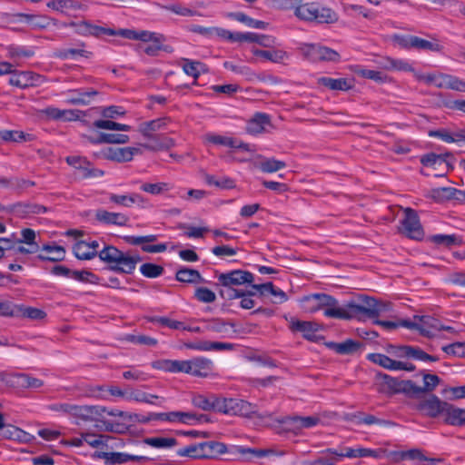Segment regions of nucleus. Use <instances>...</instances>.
I'll return each instance as SVG.
<instances>
[{
  "instance_id": "f257e3e1",
  "label": "nucleus",
  "mask_w": 465,
  "mask_h": 465,
  "mask_svg": "<svg viewBox=\"0 0 465 465\" xmlns=\"http://www.w3.org/2000/svg\"><path fill=\"white\" fill-rule=\"evenodd\" d=\"M391 309V303L389 302L361 295L358 298V302H350L342 306V312H331V314L339 316L341 320L361 319V316L373 319L390 312Z\"/></svg>"
},
{
  "instance_id": "f03ea898",
  "label": "nucleus",
  "mask_w": 465,
  "mask_h": 465,
  "mask_svg": "<svg viewBox=\"0 0 465 465\" xmlns=\"http://www.w3.org/2000/svg\"><path fill=\"white\" fill-rule=\"evenodd\" d=\"M99 258L109 269L118 273L132 274L141 257L132 252H123L113 245H106L99 252Z\"/></svg>"
},
{
  "instance_id": "7ed1b4c3",
  "label": "nucleus",
  "mask_w": 465,
  "mask_h": 465,
  "mask_svg": "<svg viewBox=\"0 0 465 465\" xmlns=\"http://www.w3.org/2000/svg\"><path fill=\"white\" fill-rule=\"evenodd\" d=\"M294 10L297 18L306 22L332 24L338 21L337 14L331 8L319 7L315 3L302 4L301 0H284Z\"/></svg>"
},
{
  "instance_id": "20e7f679",
  "label": "nucleus",
  "mask_w": 465,
  "mask_h": 465,
  "mask_svg": "<svg viewBox=\"0 0 465 465\" xmlns=\"http://www.w3.org/2000/svg\"><path fill=\"white\" fill-rule=\"evenodd\" d=\"M218 284L224 287L221 290L220 295L228 300L237 299L242 296V291L235 289V286H240L245 283H252L254 276L252 272L242 270H233L228 272H222L217 274Z\"/></svg>"
},
{
  "instance_id": "39448f33",
  "label": "nucleus",
  "mask_w": 465,
  "mask_h": 465,
  "mask_svg": "<svg viewBox=\"0 0 465 465\" xmlns=\"http://www.w3.org/2000/svg\"><path fill=\"white\" fill-rule=\"evenodd\" d=\"M302 302L304 303V308L310 312L324 309L323 313L328 318L340 319L339 316H334L331 312H342V307L339 306L338 301L325 293H314L305 296Z\"/></svg>"
},
{
  "instance_id": "423d86ee",
  "label": "nucleus",
  "mask_w": 465,
  "mask_h": 465,
  "mask_svg": "<svg viewBox=\"0 0 465 465\" xmlns=\"http://www.w3.org/2000/svg\"><path fill=\"white\" fill-rule=\"evenodd\" d=\"M377 380L379 381L377 391L382 394L404 393L408 398H411V393L419 391V389L414 387V382L411 380H398L381 373L377 375Z\"/></svg>"
},
{
  "instance_id": "0eeeda50",
  "label": "nucleus",
  "mask_w": 465,
  "mask_h": 465,
  "mask_svg": "<svg viewBox=\"0 0 465 465\" xmlns=\"http://www.w3.org/2000/svg\"><path fill=\"white\" fill-rule=\"evenodd\" d=\"M411 399L413 401L410 403V406L420 412L422 415L430 418L442 417L446 401H442L436 395L424 394Z\"/></svg>"
},
{
  "instance_id": "6e6552de",
  "label": "nucleus",
  "mask_w": 465,
  "mask_h": 465,
  "mask_svg": "<svg viewBox=\"0 0 465 465\" xmlns=\"http://www.w3.org/2000/svg\"><path fill=\"white\" fill-rule=\"evenodd\" d=\"M221 411L229 415L252 417L257 415L256 405L241 399L222 398Z\"/></svg>"
},
{
  "instance_id": "1a4fd4ad",
  "label": "nucleus",
  "mask_w": 465,
  "mask_h": 465,
  "mask_svg": "<svg viewBox=\"0 0 465 465\" xmlns=\"http://www.w3.org/2000/svg\"><path fill=\"white\" fill-rule=\"evenodd\" d=\"M302 55L312 62L340 61V54L333 49L313 44H304L301 47Z\"/></svg>"
},
{
  "instance_id": "9d476101",
  "label": "nucleus",
  "mask_w": 465,
  "mask_h": 465,
  "mask_svg": "<svg viewBox=\"0 0 465 465\" xmlns=\"http://www.w3.org/2000/svg\"><path fill=\"white\" fill-rule=\"evenodd\" d=\"M405 217L401 221V232L411 239L420 240L423 236V230L417 213L411 208L404 210Z\"/></svg>"
},
{
  "instance_id": "9b49d317",
  "label": "nucleus",
  "mask_w": 465,
  "mask_h": 465,
  "mask_svg": "<svg viewBox=\"0 0 465 465\" xmlns=\"http://www.w3.org/2000/svg\"><path fill=\"white\" fill-rule=\"evenodd\" d=\"M66 163L79 171V177L81 179H88L93 177H101L104 175V171L93 167L92 163L86 158L80 156H68Z\"/></svg>"
},
{
  "instance_id": "f8f14e48",
  "label": "nucleus",
  "mask_w": 465,
  "mask_h": 465,
  "mask_svg": "<svg viewBox=\"0 0 465 465\" xmlns=\"http://www.w3.org/2000/svg\"><path fill=\"white\" fill-rule=\"evenodd\" d=\"M104 411L105 408L101 406L74 404L70 416L76 420V424H79L81 421L95 420Z\"/></svg>"
},
{
  "instance_id": "ddd939ff",
  "label": "nucleus",
  "mask_w": 465,
  "mask_h": 465,
  "mask_svg": "<svg viewBox=\"0 0 465 465\" xmlns=\"http://www.w3.org/2000/svg\"><path fill=\"white\" fill-rule=\"evenodd\" d=\"M450 156V153L445 154H436L433 153H427L421 156L420 163L424 166L432 167L436 171H440L442 173L438 174L437 176H443L446 173H448L450 169H452V165L448 161V158Z\"/></svg>"
},
{
  "instance_id": "4468645a",
  "label": "nucleus",
  "mask_w": 465,
  "mask_h": 465,
  "mask_svg": "<svg viewBox=\"0 0 465 465\" xmlns=\"http://www.w3.org/2000/svg\"><path fill=\"white\" fill-rule=\"evenodd\" d=\"M318 416H289L282 421L287 430L298 433L303 429L315 427L320 422Z\"/></svg>"
},
{
  "instance_id": "2eb2a0df",
  "label": "nucleus",
  "mask_w": 465,
  "mask_h": 465,
  "mask_svg": "<svg viewBox=\"0 0 465 465\" xmlns=\"http://www.w3.org/2000/svg\"><path fill=\"white\" fill-rule=\"evenodd\" d=\"M192 403L194 407L205 411H221L222 397L215 394H193Z\"/></svg>"
},
{
  "instance_id": "dca6fc26",
  "label": "nucleus",
  "mask_w": 465,
  "mask_h": 465,
  "mask_svg": "<svg viewBox=\"0 0 465 465\" xmlns=\"http://www.w3.org/2000/svg\"><path fill=\"white\" fill-rule=\"evenodd\" d=\"M39 114L42 117H45L47 120L73 121L77 120L82 112L74 109L61 110L56 107L48 106L40 110Z\"/></svg>"
},
{
  "instance_id": "f3484780",
  "label": "nucleus",
  "mask_w": 465,
  "mask_h": 465,
  "mask_svg": "<svg viewBox=\"0 0 465 465\" xmlns=\"http://www.w3.org/2000/svg\"><path fill=\"white\" fill-rule=\"evenodd\" d=\"M108 199L110 203L127 208L132 207L134 204H137L138 206L144 208L148 203L147 199L136 193L121 195L116 193H109Z\"/></svg>"
},
{
  "instance_id": "a211bd4d",
  "label": "nucleus",
  "mask_w": 465,
  "mask_h": 465,
  "mask_svg": "<svg viewBox=\"0 0 465 465\" xmlns=\"http://www.w3.org/2000/svg\"><path fill=\"white\" fill-rule=\"evenodd\" d=\"M290 329L293 332H301L302 336L309 341H315L316 332L319 331V325L312 322L300 321L292 318L290 321Z\"/></svg>"
},
{
  "instance_id": "6ab92c4d",
  "label": "nucleus",
  "mask_w": 465,
  "mask_h": 465,
  "mask_svg": "<svg viewBox=\"0 0 465 465\" xmlns=\"http://www.w3.org/2000/svg\"><path fill=\"white\" fill-rule=\"evenodd\" d=\"M213 369V363L211 360L197 357L190 360L188 374L196 377H208Z\"/></svg>"
},
{
  "instance_id": "aec40b11",
  "label": "nucleus",
  "mask_w": 465,
  "mask_h": 465,
  "mask_svg": "<svg viewBox=\"0 0 465 465\" xmlns=\"http://www.w3.org/2000/svg\"><path fill=\"white\" fill-rule=\"evenodd\" d=\"M95 219L104 224L125 226L129 222V217L122 213L108 212L104 209H99L95 212Z\"/></svg>"
},
{
  "instance_id": "412c9836",
  "label": "nucleus",
  "mask_w": 465,
  "mask_h": 465,
  "mask_svg": "<svg viewBox=\"0 0 465 465\" xmlns=\"http://www.w3.org/2000/svg\"><path fill=\"white\" fill-rule=\"evenodd\" d=\"M443 421L452 426L465 425V409L446 402L442 413Z\"/></svg>"
},
{
  "instance_id": "4be33fe9",
  "label": "nucleus",
  "mask_w": 465,
  "mask_h": 465,
  "mask_svg": "<svg viewBox=\"0 0 465 465\" xmlns=\"http://www.w3.org/2000/svg\"><path fill=\"white\" fill-rule=\"evenodd\" d=\"M317 83L331 91H349L354 86V81L348 78L334 79L322 76L318 78Z\"/></svg>"
},
{
  "instance_id": "5701e85b",
  "label": "nucleus",
  "mask_w": 465,
  "mask_h": 465,
  "mask_svg": "<svg viewBox=\"0 0 465 465\" xmlns=\"http://www.w3.org/2000/svg\"><path fill=\"white\" fill-rule=\"evenodd\" d=\"M325 345L330 350L341 355L353 354L362 347L361 342L351 339H348L342 342L329 341L326 342Z\"/></svg>"
},
{
  "instance_id": "b1692460",
  "label": "nucleus",
  "mask_w": 465,
  "mask_h": 465,
  "mask_svg": "<svg viewBox=\"0 0 465 465\" xmlns=\"http://www.w3.org/2000/svg\"><path fill=\"white\" fill-rule=\"evenodd\" d=\"M184 347L191 350L207 351H223L232 350L233 345L227 342L197 341L194 342L184 343Z\"/></svg>"
},
{
  "instance_id": "393cba45",
  "label": "nucleus",
  "mask_w": 465,
  "mask_h": 465,
  "mask_svg": "<svg viewBox=\"0 0 465 465\" xmlns=\"http://www.w3.org/2000/svg\"><path fill=\"white\" fill-rule=\"evenodd\" d=\"M398 356L408 357L423 361H437L439 358L437 356L430 355L419 347L414 346H401L398 348Z\"/></svg>"
},
{
  "instance_id": "a878e982",
  "label": "nucleus",
  "mask_w": 465,
  "mask_h": 465,
  "mask_svg": "<svg viewBox=\"0 0 465 465\" xmlns=\"http://www.w3.org/2000/svg\"><path fill=\"white\" fill-rule=\"evenodd\" d=\"M267 125H271V117L265 113H256L248 121L246 130L251 134H258L265 130Z\"/></svg>"
},
{
  "instance_id": "bb28decb",
  "label": "nucleus",
  "mask_w": 465,
  "mask_h": 465,
  "mask_svg": "<svg viewBox=\"0 0 465 465\" xmlns=\"http://www.w3.org/2000/svg\"><path fill=\"white\" fill-rule=\"evenodd\" d=\"M140 153V149L136 147L109 148L105 156L109 160L122 163L131 161L134 154Z\"/></svg>"
},
{
  "instance_id": "cd10ccee",
  "label": "nucleus",
  "mask_w": 465,
  "mask_h": 465,
  "mask_svg": "<svg viewBox=\"0 0 465 465\" xmlns=\"http://www.w3.org/2000/svg\"><path fill=\"white\" fill-rule=\"evenodd\" d=\"M204 139L207 142L214 143V144L223 145V146H227L230 148H235V149L248 150V144H246L241 141H238L232 137L208 134L205 135Z\"/></svg>"
},
{
  "instance_id": "c85d7f7f",
  "label": "nucleus",
  "mask_w": 465,
  "mask_h": 465,
  "mask_svg": "<svg viewBox=\"0 0 465 465\" xmlns=\"http://www.w3.org/2000/svg\"><path fill=\"white\" fill-rule=\"evenodd\" d=\"M460 190L453 187H440L431 189L430 196L436 202H444L450 199H456L459 201Z\"/></svg>"
},
{
  "instance_id": "c756f323",
  "label": "nucleus",
  "mask_w": 465,
  "mask_h": 465,
  "mask_svg": "<svg viewBox=\"0 0 465 465\" xmlns=\"http://www.w3.org/2000/svg\"><path fill=\"white\" fill-rule=\"evenodd\" d=\"M124 241L132 245H142V250L145 252L156 253L166 251L167 245L165 243H159L154 245L143 244V236H124Z\"/></svg>"
},
{
  "instance_id": "7c9ffc66",
  "label": "nucleus",
  "mask_w": 465,
  "mask_h": 465,
  "mask_svg": "<svg viewBox=\"0 0 465 465\" xmlns=\"http://www.w3.org/2000/svg\"><path fill=\"white\" fill-rule=\"evenodd\" d=\"M440 379L435 374H424L423 375V386H418L414 383V387L419 389V391L411 393V398H417L420 395L427 394L435 390L439 385Z\"/></svg>"
},
{
  "instance_id": "2f4dec72",
  "label": "nucleus",
  "mask_w": 465,
  "mask_h": 465,
  "mask_svg": "<svg viewBox=\"0 0 465 465\" xmlns=\"http://www.w3.org/2000/svg\"><path fill=\"white\" fill-rule=\"evenodd\" d=\"M207 420L206 416L203 414H201L197 416L193 412H184V411H171L167 412V421L171 422H182L190 424L192 421H201V420Z\"/></svg>"
},
{
  "instance_id": "473e14b6",
  "label": "nucleus",
  "mask_w": 465,
  "mask_h": 465,
  "mask_svg": "<svg viewBox=\"0 0 465 465\" xmlns=\"http://www.w3.org/2000/svg\"><path fill=\"white\" fill-rule=\"evenodd\" d=\"M401 460H410L416 461L418 464L427 462V465H434L440 461V459H430L427 458L423 452L419 449H412L407 451H401L399 453Z\"/></svg>"
},
{
  "instance_id": "72a5a7b5",
  "label": "nucleus",
  "mask_w": 465,
  "mask_h": 465,
  "mask_svg": "<svg viewBox=\"0 0 465 465\" xmlns=\"http://www.w3.org/2000/svg\"><path fill=\"white\" fill-rule=\"evenodd\" d=\"M12 74V76L9 78V84L11 85L26 88L33 85L35 83V75L32 72L23 71Z\"/></svg>"
},
{
  "instance_id": "f704fd0d",
  "label": "nucleus",
  "mask_w": 465,
  "mask_h": 465,
  "mask_svg": "<svg viewBox=\"0 0 465 465\" xmlns=\"http://www.w3.org/2000/svg\"><path fill=\"white\" fill-rule=\"evenodd\" d=\"M175 278L178 282L185 283H201L204 282L201 273L194 269L182 268L176 272Z\"/></svg>"
},
{
  "instance_id": "c9c22d12",
  "label": "nucleus",
  "mask_w": 465,
  "mask_h": 465,
  "mask_svg": "<svg viewBox=\"0 0 465 465\" xmlns=\"http://www.w3.org/2000/svg\"><path fill=\"white\" fill-rule=\"evenodd\" d=\"M151 139V143H144L142 146L148 150L159 151L163 149H169L174 145V142L172 138L164 135H152L148 137Z\"/></svg>"
},
{
  "instance_id": "e433bc0d",
  "label": "nucleus",
  "mask_w": 465,
  "mask_h": 465,
  "mask_svg": "<svg viewBox=\"0 0 465 465\" xmlns=\"http://www.w3.org/2000/svg\"><path fill=\"white\" fill-rule=\"evenodd\" d=\"M203 459H215L227 451L225 444L219 441L203 442Z\"/></svg>"
},
{
  "instance_id": "4c0bfd02",
  "label": "nucleus",
  "mask_w": 465,
  "mask_h": 465,
  "mask_svg": "<svg viewBox=\"0 0 465 465\" xmlns=\"http://www.w3.org/2000/svg\"><path fill=\"white\" fill-rule=\"evenodd\" d=\"M69 94L77 95H73L67 99V103L70 104H82L86 105L90 103V99L98 94V92L94 89H89L85 92L82 90H69Z\"/></svg>"
},
{
  "instance_id": "58836bf2",
  "label": "nucleus",
  "mask_w": 465,
  "mask_h": 465,
  "mask_svg": "<svg viewBox=\"0 0 465 465\" xmlns=\"http://www.w3.org/2000/svg\"><path fill=\"white\" fill-rule=\"evenodd\" d=\"M261 159L257 163V167L266 173H275L286 167V163L283 161L276 160L274 158H265L259 156Z\"/></svg>"
},
{
  "instance_id": "ea45409f",
  "label": "nucleus",
  "mask_w": 465,
  "mask_h": 465,
  "mask_svg": "<svg viewBox=\"0 0 465 465\" xmlns=\"http://www.w3.org/2000/svg\"><path fill=\"white\" fill-rule=\"evenodd\" d=\"M183 70L187 75L193 76L195 80L200 76L201 73L207 72L206 65L199 61H193L183 58Z\"/></svg>"
},
{
  "instance_id": "a19ab883",
  "label": "nucleus",
  "mask_w": 465,
  "mask_h": 465,
  "mask_svg": "<svg viewBox=\"0 0 465 465\" xmlns=\"http://www.w3.org/2000/svg\"><path fill=\"white\" fill-rule=\"evenodd\" d=\"M7 211L16 213L19 214H30L45 213L46 208L39 204L17 203L12 205L10 208H7Z\"/></svg>"
},
{
  "instance_id": "79ce46f5",
  "label": "nucleus",
  "mask_w": 465,
  "mask_h": 465,
  "mask_svg": "<svg viewBox=\"0 0 465 465\" xmlns=\"http://www.w3.org/2000/svg\"><path fill=\"white\" fill-rule=\"evenodd\" d=\"M252 52L255 56L262 57L264 60L273 63H280L287 57V53L282 50H261L253 48Z\"/></svg>"
},
{
  "instance_id": "37998d69",
  "label": "nucleus",
  "mask_w": 465,
  "mask_h": 465,
  "mask_svg": "<svg viewBox=\"0 0 465 465\" xmlns=\"http://www.w3.org/2000/svg\"><path fill=\"white\" fill-rule=\"evenodd\" d=\"M18 317L27 318L34 321H41L45 319L46 312L35 307L19 304Z\"/></svg>"
},
{
  "instance_id": "c03bdc74",
  "label": "nucleus",
  "mask_w": 465,
  "mask_h": 465,
  "mask_svg": "<svg viewBox=\"0 0 465 465\" xmlns=\"http://www.w3.org/2000/svg\"><path fill=\"white\" fill-rule=\"evenodd\" d=\"M43 250L47 252L48 254H39L38 258L42 261L57 262L62 261L64 258L65 251L62 246L45 245Z\"/></svg>"
},
{
  "instance_id": "a18cd8bd",
  "label": "nucleus",
  "mask_w": 465,
  "mask_h": 465,
  "mask_svg": "<svg viewBox=\"0 0 465 465\" xmlns=\"http://www.w3.org/2000/svg\"><path fill=\"white\" fill-rule=\"evenodd\" d=\"M203 442L194 443L179 449L177 450V455L180 457H189L192 459H203Z\"/></svg>"
},
{
  "instance_id": "49530a36",
  "label": "nucleus",
  "mask_w": 465,
  "mask_h": 465,
  "mask_svg": "<svg viewBox=\"0 0 465 465\" xmlns=\"http://www.w3.org/2000/svg\"><path fill=\"white\" fill-rule=\"evenodd\" d=\"M157 395L149 394L137 389H130L127 391L126 400L135 401L139 402H145L154 404L153 400L158 399Z\"/></svg>"
},
{
  "instance_id": "de8ad7c7",
  "label": "nucleus",
  "mask_w": 465,
  "mask_h": 465,
  "mask_svg": "<svg viewBox=\"0 0 465 465\" xmlns=\"http://www.w3.org/2000/svg\"><path fill=\"white\" fill-rule=\"evenodd\" d=\"M368 359L373 363L391 371H396V365L399 366L398 361L381 353H371L368 356Z\"/></svg>"
},
{
  "instance_id": "09e8293b",
  "label": "nucleus",
  "mask_w": 465,
  "mask_h": 465,
  "mask_svg": "<svg viewBox=\"0 0 465 465\" xmlns=\"http://www.w3.org/2000/svg\"><path fill=\"white\" fill-rule=\"evenodd\" d=\"M73 252L79 260H91L94 258V251L90 249L87 242L84 240L75 242Z\"/></svg>"
},
{
  "instance_id": "8fccbe9b",
  "label": "nucleus",
  "mask_w": 465,
  "mask_h": 465,
  "mask_svg": "<svg viewBox=\"0 0 465 465\" xmlns=\"http://www.w3.org/2000/svg\"><path fill=\"white\" fill-rule=\"evenodd\" d=\"M165 125V119H155L140 124L139 132L144 137H152L153 133Z\"/></svg>"
},
{
  "instance_id": "3c124183",
  "label": "nucleus",
  "mask_w": 465,
  "mask_h": 465,
  "mask_svg": "<svg viewBox=\"0 0 465 465\" xmlns=\"http://www.w3.org/2000/svg\"><path fill=\"white\" fill-rule=\"evenodd\" d=\"M143 441L145 444L157 449L172 448L177 445V440L174 438L153 437L146 438Z\"/></svg>"
},
{
  "instance_id": "603ef678",
  "label": "nucleus",
  "mask_w": 465,
  "mask_h": 465,
  "mask_svg": "<svg viewBox=\"0 0 465 465\" xmlns=\"http://www.w3.org/2000/svg\"><path fill=\"white\" fill-rule=\"evenodd\" d=\"M140 189L144 193L159 195L172 189V185L168 183H143Z\"/></svg>"
},
{
  "instance_id": "864d4df0",
  "label": "nucleus",
  "mask_w": 465,
  "mask_h": 465,
  "mask_svg": "<svg viewBox=\"0 0 465 465\" xmlns=\"http://www.w3.org/2000/svg\"><path fill=\"white\" fill-rule=\"evenodd\" d=\"M189 30L193 33L206 36L213 37L214 35L223 38V35L222 31H224L223 28L220 27H203L198 25H193L189 27Z\"/></svg>"
},
{
  "instance_id": "5fc2aeb1",
  "label": "nucleus",
  "mask_w": 465,
  "mask_h": 465,
  "mask_svg": "<svg viewBox=\"0 0 465 465\" xmlns=\"http://www.w3.org/2000/svg\"><path fill=\"white\" fill-rule=\"evenodd\" d=\"M7 55L11 59L28 58L34 55V51L23 46L10 45L6 47Z\"/></svg>"
},
{
  "instance_id": "6e6d98bb",
  "label": "nucleus",
  "mask_w": 465,
  "mask_h": 465,
  "mask_svg": "<svg viewBox=\"0 0 465 465\" xmlns=\"http://www.w3.org/2000/svg\"><path fill=\"white\" fill-rule=\"evenodd\" d=\"M223 36V39L229 40L231 42H249L253 43L255 33H232L226 29L222 31Z\"/></svg>"
},
{
  "instance_id": "4d7b16f0",
  "label": "nucleus",
  "mask_w": 465,
  "mask_h": 465,
  "mask_svg": "<svg viewBox=\"0 0 465 465\" xmlns=\"http://www.w3.org/2000/svg\"><path fill=\"white\" fill-rule=\"evenodd\" d=\"M411 45L412 48L420 50H430L433 52H439L441 49V46L438 43L430 42L428 40L414 35L412 36Z\"/></svg>"
},
{
  "instance_id": "13d9d810",
  "label": "nucleus",
  "mask_w": 465,
  "mask_h": 465,
  "mask_svg": "<svg viewBox=\"0 0 465 465\" xmlns=\"http://www.w3.org/2000/svg\"><path fill=\"white\" fill-rule=\"evenodd\" d=\"M99 458L104 460L106 464H124L125 463L126 453L123 452H100L97 455Z\"/></svg>"
},
{
  "instance_id": "bf43d9fd",
  "label": "nucleus",
  "mask_w": 465,
  "mask_h": 465,
  "mask_svg": "<svg viewBox=\"0 0 465 465\" xmlns=\"http://www.w3.org/2000/svg\"><path fill=\"white\" fill-rule=\"evenodd\" d=\"M231 15L238 22L244 23L247 25L253 27V28L264 29V28H266V25H267V24L265 22L260 21V20H254L243 13H235V14H232Z\"/></svg>"
},
{
  "instance_id": "052dcab7",
  "label": "nucleus",
  "mask_w": 465,
  "mask_h": 465,
  "mask_svg": "<svg viewBox=\"0 0 465 465\" xmlns=\"http://www.w3.org/2000/svg\"><path fill=\"white\" fill-rule=\"evenodd\" d=\"M149 321L153 323H158L162 326H166L173 330L186 329V326L183 324V322L175 320H171L167 317L154 316L150 318Z\"/></svg>"
},
{
  "instance_id": "680f3d73",
  "label": "nucleus",
  "mask_w": 465,
  "mask_h": 465,
  "mask_svg": "<svg viewBox=\"0 0 465 465\" xmlns=\"http://www.w3.org/2000/svg\"><path fill=\"white\" fill-rule=\"evenodd\" d=\"M354 72L363 78L371 79L377 83H383L387 79V76L381 71L358 68Z\"/></svg>"
},
{
  "instance_id": "e2e57ef3",
  "label": "nucleus",
  "mask_w": 465,
  "mask_h": 465,
  "mask_svg": "<svg viewBox=\"0 0 465 465\" xmlns=\"http://www.w3.org/2000/svg\"><path fill=\"white\" fill-rule=\"evenodd\" d=\"M84 442L93 448L106 445V441L110 439L109 436L97 435L94 433H83Z\"/></svg>"
},
{
  "instance_id": "0e129e2a",
  "label": "nucleus",
  "mask_w": 465,
  "mask_h": 465,
  "mask_svg": "<svg viewBox=\"0 0 465 465\" xmlns=\"http://www.w3.org/2000/svg\"><path fill=\"white\" fill-rule=\"evenodd\" d=\"M194 297L201 302L211 303L213 302L216 299L215 293L206 288V287H198L195 289Z\"/></svg>"
},
{
  "instance_id": "69168bd1",
  "label": "nucleus",
  "mask_w": 465,
  "mask_h": 465,
  "mask_svg": "<svg viewBox=\"0 0 465 465\" xmlns=\"http://www.w3.org/2000/svg\"><path fill=\"white\" fill-rule=\"evenodd\" d=\"M142 274L147 278H156L163 274V268L154 263H143L140 267Z\"/></svg>"
},
{
  "instance_id": "338daca9",
  "label": "nucleus",
  "mask_w": 465,
  "mask_h": 465,
  "mask_svg": "<svg viewBox=\"0 0 465 465\" xmlns=\"http://www.w3.org/2000/svg\"><path fill=\"white\" fill-rule=\"evenodd\" d=\"M19 304L8 301L0 302V316L18 318Z\"/></svg>"
},
{
  "instance_id": "774afa93",
  "label": "nucleus",
  "mask_w": 465,
  "mask_h": 465,
  "mask_svg": "<svg viewBox=\"0 0 465 465\" xmlns=\"http://www.w3.org/2000/svg\"><path fill=\"white\" fill-rule=\"evenodd\" d=\"M442 351L449 355L457 357L465 356V342H454L442 347Z\"/></svg>"
}]
</instances>
